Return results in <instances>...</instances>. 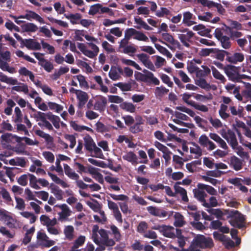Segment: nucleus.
Segmentation results:
<instances>
[{
    "mask_svg": "<svg viewBox=\"0 0 251 251\" xmlns=\"http://www.w3.org/2000/svg\"><path fill=\"white\" fill-rule=\"evenodd\" d=\"M84 149L92 155L91 157H104L101 149L98 147L93 138L89 134L83 138Z\"/></svg>",
    "mask_w": 251,
    "mask_h": 251,
    "instance_id": "nucleus-1",
    "label": "nucleus"
},
{
    "mask_svg": "<svg viewBox=\"0 0 251 251\" xmlns=\"http://www.w3.org/2000/svg\"><path fill=\"white\" fill-rule=\"evenodd\" d=\"M99 233L101 236L100 240H99L98 233L92 232V238L96 244L99 245L100 243H101L106 245V247H112L115 245V242L114 240L109 238V236H108V232L107 230L101 228L99 231Z\"/></svg>",
    "mask_w": 251,
    "mask_h": 251,
    "instance_id": "nucleus-2",
    "label": "nucleus"
},
{
    "mask_svg": "<svg viewBox=\"0 0 251 251\" xmlns=\"http://www.w3.org/2000/svg\"><path fill=\"white\" fill-rule=\"evenodd\" d=\"M227 217L231 219L229 223L233 227L239 229L245 227V218L244 215L238 210H231L229 211Z\"/></svg>",
    "mask_w": 251,
    "mask_h": 251,
    "instance_id": "nucleus-3",
    "label": "nucleus"
},
{
    "mask_svg": "<svg viewBox=\"0 0 251 251\" xmlns=\"http://www.w3.org/2000/svg\"><path fill=\"white\" fill-rule=\"evenodd\" d=\"M37 244H33L28 247L29 250L30 248L31 249L37 248L38 246L43 248H50L55 244L54 240H50L47 234L41 230L37 232Z\"/></svg>",
    "mask_w": 251,
    "mask_h": 251,
    "instance_id": "nucleus-4",
    "label": "nucleus"
},
{
    "mask_svg": "<svg viewBox=\"0 0 251 251\" xmlns=\"http://www.w3.org/2000/svg\"><path fill=\"white\" fill-rule=\"evenodd\" d=\"M20 143V137L11 133H5L1 135L0 143L4 149L9 150L12 148L10 144Z\"/></svg>",
    "mask_w": 251,
    "mask_h": 251,
    "instance_id": "nucleus-5",
    "label": "nucleus"
},
{
    "mask_svg": "<svg viewBox=\"0 0 251 251\" xmlns=\"http://www.w3.org/2000/svg\"><path fill=\"white\" fill-rule=\"evenodd\" d=\"M194 244L202 249H211L214 246L212 239L201 234L197 235L193 240Z\"/></svg>",
    "mask_w": 251,
    "mask_h": 251,
    "instance_id": "nucleus-6",
    "label": "nucleus"
},
{
    "mask_svg": "<svg viewBox=\"0 0 251 251\" xmlns=\"http://www.w3.org/2000/svg\"><path fill=\"white\" fill-rule=\"evenodd\" d=\"M225 73L232 81L240 82L241 79L245 78L244 75L239 74L238 67L231 64L226 65Z\"/></svg>",
    "mask_w": 251,
    "mask_h": 251,
    "instance_id": "nucleus-7",
    "label": "nucleus"
},
{
    "mask_svg": "<svg viewBox=\"0 0 251 251\" xmlns=\"http://www.w3.org/2000/svg\"><path fill=\"white\" fill-rule=\"evenodd\" d=\"M223 32L224 29L221 28H217L215 30L214 34L217 40L220 42L222 47L225 49H228L231 46L230 38L224 35Z\"/></svg>",
    "mask_w": 251,
    "mask_h": 251,
    "instance_id": "nucleus-8",
    "label": "nucleus"
},
{
    "mask_svg": "<svg viewBox=\"0 0 251 251\" xmlns=\"http://www.w3.org/2000/svg\"><path fill=\"white\" fill-rule=\"evenodd\" d=\"M152 229L158 230L164 236L170 238H174L176 237L175 230V229L174 227L166 226L164 225H154L151 227Z\"/></svg>",
    "mask_w": 251,
    "mask_h": 251,
    "instance_id": "nucleus-9",
    "label": "nucleus"
},
{
    "mask_svg": "<svg viewBox=\"0 0 251 251\" xmlns=\"http://www.w3.org/2000/svg\"><path fill=\"white\" fill-rule=\"evenodd\" d=\"M143 72L144 74L139 73L140 75L139 79L141 81L145 83H152L155 85H159L160 81L157 78L154 76L152 73L146 69H144Z\"/></svg>",
    "mask_w": 251,
    "mask_h": 251,
    "instance_id": "nucleus-10",
    "label": "nucleus"
},
{
    "mask_svg": "<svg viewBox=\"0 0 251 251\" xmlns=\"http://www.w3.org/2000/svg\"><path fill=\"white\" fill-rule=\"evenodd\" d=\"M88 161L89 162L95 166L103 168L108 167L116 172H119L121 169V166L120 165H118L116 166H114L112 161L111 159L108 160L107 164L105 163L104 161H97L93 159L92 158H89Z\"/></svg>",
    "mask_w": 251,
    "mask_h": 251,
    "instance_id": "nucleus-11",
    "label": "nucleus"
},
{
    "mask_svg": "<svg viewBox=\"0 0 251 251\" xmlns=\"http://www.w3.org/2000/svg\"><path fill=\"white\" fill-rule=\"evenodd\" d=\"M181 32H187L186 34H178V39L180 40L183 46L189 48L190 45L189 42H191V38L194 36V33L192 31H189L188 28H185Z\"/></svg>",
    "mask_w": 251,
    "mask_h": 251,
    "instance_id": "nucleus-12",
    "label": "nucleus"
},
{
    "mask_svg": "<svg viewBox=\"0 0 251 251\" xmlns=\"http://www.w3.org/2000/svg\"><path fill=\"white\" fill-rule=\"evenodd\" d=\"M19 18L26 19L30 21L36 20L41 24L45 23L44 20L39 15L31 10H26L25 14V15L20 16Z\"/></svg>",
    "mask_w": 251,
    "mask_h": 251,
    "instance_id": "nucleus-13",
    "label": "nucleus"
},
{
    "mask_svg": "<svg viewBox=\"0 0 251 251\" xmlns=\"http://www.w3.org/2000/svg\"><path fill=\"white\" fill-rule=\"evenodd\" d=\"M222 136L225 138L228 143L233 149H235L238 146V142L236 135L233 131L230 129L227 130V132L222 134Z\"/></svg>",
    "mask_w": 251,
    "mask_h": 251,
    "instance_id": "nucleus-14",
    "label": "nucleus"
},
{
    "mask_svg": "<svg viewBox=\"0 0 251 251\" xmlns=\"http://www.w3.org/2000/svg\"><path fill=\"white\" fill-rule=\"evenodd\" d=\"M108 207L109 209L113 211V215L115 219L120 223L123 222L122 216L119 209L117 203L110 200H107Z\"/></svg>",
    "mask_w": 251,
    "mask_h": 251,
    "instance_id": "nucleus-15",
    "label": "nucleus"
},
{
    "mask_svg": "<svg viewBox=\"0 0 251 251\" xmlns=\"http://www.w3.org/2000/svg\"><path fill=\"white\" fill-rule=\"evenodd\" d=\"M194 197L196 198L201 204L203 206L204 203L205 202V198L207 195L204 192L203 189L199 188V183L197 185V188H195L193 190Z\"/></svg>",
    "mask_w": 251,
    "mask_h": 251,
    "instance_id": "nucleus-16",
    "label": "nucleus"
},
{
    "mask_svg": "<svg viewBox=\"0 0 251 251\" xmlns=\"http://www.w3.org/2000/svg\"><path fill=\"white\" fill-rule=\"evenodd\" d=\"M226 60L231 64H237L241 62L244 59V55L242 53L235 52L233 54L229 52V55L226 57Z\"/></svg>",
    "mask_w": 251,
    "mask_h": 251,
    "instance_id": "nucleus-17",
    "label": "nucleus"
},
{
    "mask_svg": "<svg viewBox=\"0 0 251 251\" xmlns=\"http://www.w3.org/2000/svg\"><path fill=\"white\" fill-rule=\"evenodd\" d=\"M107 104L106 98L103 96H100L96 100L94 103V109L100 112L103 111Z\"/></svg>",
    "mask_w": 251,
    "mask_h": 251,
    "instance_id": "nucleus-18",
    "label": "nucleus"
},
{
    "mask_svg": "<svg viewBox=\"0 0 251 251\" xmlns=\"http://www.w3.org/2000/svg\"><path fill=\"white\" fill-rule=\"evenodd\" d=\"M109 226H107V228H110L111 231H107L108 235L112 234L113 236L114 241L119 242L122 238V235L120 233V231L119 228L114 225H109Z\"/></svg>",
    "mask_w": 251,
    "mask_h": 251,
    "instance_id": "nucleus-19",
    "label": "nucleus"
},
{
    "mask_svg": "<svg viewBox=\"0 0 251 251\" xmlns=\"http://www.w3.org/2000/svg\"><path fill=\"white\" fill-rule=\"evenodd\" d=\"M174 188L175 189V197L176 194H179L183 202H188L189 199L187 197V191L184 188L176 185H174Z\"/></svg>",
    "mask_w": 251,
    "mask_h": 251,
    "instance_id": "nucleus-20",
    "label": "nucleus"
},
{
    "mask_svg": "<svg viewBox=\"0 0 251 251\" xmlns=\"http://www.w3.org/2000/svg\"><path fill=\"white\" fill-rule=\"evenodd\" d=\"M88 45L91 48L93 51L86 49L83 53L90 58H93L98 55L99 49L98 47L93 43H89Z\"/></svg>",
    "mask_w": 251,
    "mask_h": 251,
    "instance_id": "nucleus-21",
    "label": "nucleus"
},
{
    "mask_svg": "<svg viewBox=\"0 0 251 251\" xmlns=\"http://www.w3.org/2000/svg\"><path fill=\"white\" fill-rule=\"evenodd\" d=\"M242 179L238 177L230 178L228 180L229 183L238 187L242 192L247 193L248 191V189L246 186L242 185Z\"/></svg>",
    "mask_w": 251,
    "mask_h": 251,
    "instance_id": "nucleus-22",
    "label": "nucleus"
},
{
    "mask_svg": "<svg viewBox=\"0 0 251 251\" xmlns=\"http://www.w3.org/2000/svg\"><path fill=\"white\" fill-rule=\"evenodd\" d=\"M58 207L62 210V211L58 213L59 216L58 218L59 220L61 221L62 220L65 219L70 216L71 211L66 204H62L58 205Z\"/></svg>",
    "mask_w": 251,
    "mask_h": 251,
    "instance_id": "nucleus-23",
    "label": "nucleus"
},
{
    "mask_svg": "<svg viewBox=\"0 0 251 251\" xmlns=\"http://www.w3.org/2000/svg\"><path fill=\"white\" fill-rule=\"evenodd\" d=\"M55 116L56 115H53L50 112L45 113L40 111H38L33 115V117L36 120H38V119H42V117H43V118L46 120L48 119L51 121L53 119L55 118Z\"/></svg>",
    "mask_w": 251,
    "mask_h": 251,
    "instance_id": "nucleus-24",
    "label": "nucleus"
},
{
    "mask_svg": "<svg viewBox=\"0 0 251 251\" xmlns=\"http://www.w3.org/2000/svg\"><path fill=\"white\" fill-rule=\"evenodd\" d=\"M183 16L182 23L186 25L190 26L196 23L195 22L191 20L193 19V15L189 11L184 12Z\"/></svg>",
    "mask_w": 251,
    "mask_h": 251,
    "instance_id": "nucleus-25",
    "label": "nucleus"
},
{
    "mask_svg": "<svg viewBox=\"0 0 251 251\" xmlns=\"http://www.w3.org/2000/svg\"><path fill=\"white\" fill-rule=\"evenodd\" d=\"M76 98L79 101L78 106L79 107L83 106L88 100V94L81 90L77 92Z\"/></svg>",
    "mask_w": 251,
    "mask_h": 251,
    "instance_id": "nucleus-26",
    "label": "nucleus"
},
{
    "mask_svg": "<svg viewBox=\"0 0 251 251\" xmlns=\"http://www.w3.org/2000/svg\"><path fill=\"white\" fill-rule=\"evenodd\" d=\"M9 153L8 155H3L2 154H0V157H8L9 156H11L12 154L10 152L11 151L16 152L18 154H20L21 153H23L24 152V145L21 143V142L15 146H12V148L9 150Z\"/></svg>",
    "mask_w": 251,
    "mask_h": 251,
    "instance_id": "nucleus-27",
    "label": "nucleus"
},
{
    "mask_svg": "<svg viewBox=\"0 0 251 251\" xmlns=\"http://www.w3.org/2000/svg\"><path fill=\"white\" fill-rule=\"evenodd\" d=\"M243 160L239 158H230V166L235 170L239 171L242 168Z\"/></svg>",
    "mask_w": 251,
    "mask_h": 251,
    "instance_id": "nucleus-28",
    "label": "nucleus"
},
{
    "mask_svg": "<svg viewBox=\"0 0 251 251\" xmlns=\"http://www.w3.org/2000/svg\"><path fill=\"white\" fill-rule=\"evenodd\" d=\"M64 169L65 174L70 178L77 180L79 178L78 175L73 171L68 165L64 164Z\"/></svg>",
    "mask_w": 251,
    "mask_h": 251,
    "instance_id": "nucleus-29",
    "label": "nucleus"
},
{
    "mask_svg": "<svg viewBox=\"0 0 251 251\" xmlns=\"http://www.w3.org/2000/svg\"><path fill=\"white\" fill-rule=\"evenodd\" d=\"M134 21L136 24L139 25V26H135L137 29L143 28L147 30H151L152 29V28L148 25L140 17H135Z\"/></svg>",
    "mask_w": 251,
    "mask_h": 251,
    "instance_id": "nucleus-30",
    "label": "nucleus"
},
{
    "mask_svg": "<svg viewBox=\"0 0 251 251\" xmlns=\"http://www.w3.org/2000/svg\"><path fill=\"white\" fill-rule=\"evenodd\" d=\"M201 68L203 69L202 70L199 68L197 71L196 75L198 78H203L210 74L211 70L207 66L202 65Z\"/></svg>",
    "mask_w": 251,
    "mask_h": 251,
    "instance_id": "nucleus-31",
    "label": "nucleus"
},
{
    "mask_svg": "<svg viewBox=\"0 0 251 251\" xmlns=\"http://www.w3.org/2000/svg\"><path fill=\"white\" fill-rule=\"evenodd\" d=\"M0 81L13 85L18 84V81L17 79L13 78V77H8L2 72H0Z\"/></svg>",
    "mask_w": 251,
    "mask_h": 251,
    "instance_id": "nucleus-32",
    "label": "nucleus"
},
{
    "mask_svg": "<svg viewBox=\"0 0 251 251\" xmlns=\"http://www.w3.org/2000/svg\"><path fill=\"white\" fill-rule=\"evenodd\" d=\"M22 29L25 32H34L38 29L37 26L32 23H27L21 25Z\"/></svg>",
    "mask_w": 251,
    "mask_h": 251,
    "instance_id": "nucleus-33",
    "label": "nucleus"
},
{
    "mask_svg": "<svg viewBox=\"0 0 251 251\" xmlns=\"http://www.w3.org/2000/svg\"><path fill=\"white\" fill-rule=\"evenodd\" d=\"M155 147L160 151L163 152L162 157H170V151L167 147L161 144L159 142L156 141L154 143Z\"/></svg>",
    "mask_w": 251,
    "mask_h": 251,
    "instance_id": "nucleus-34",
    "label": "nucleus"
},
{
    "mask_svg": "<svg viewBox=\"0 0 251 251\" xmlns=\"http://www.w3.org/2000/svg\"><path fill=\"white\" fill-rule=\"evenodd\" d=\"M0 68L2 71H7L11 74H13L15 72V68L10 67L6 61H4L1 58H0Z\"/></svg>",
    "mask_w": 251,
    "mask_h": 251,
    "instance_id": "nucleus-35",
    "label": "nucleus"
},
{
    "mask_svg": "<svg viewBox=\"0 0 251 251\" xmlns=\"http://www.w3.org/2000/svg\"><path fill=\"white\" fill-rule=\"evenodd\" d=\"M74 228L72 226H67L65 227L64 233L65 237L69 240H72L74 237Z\"/></svg>",
    "mask_w": 251,
    "mask_h": 251,
    "instance_id": "nucleus-36",
    "label": "nucleus"
},
{
    "mask_svg": "<svg viewBox=\"0 0 251 251\" xmlns=\"http://www.w3.org/2000/svg\"><path fill=\"white\" fill-rule=\"evenodd\" d=\"M211 70L212 71L213 75L215 78L220 80L221 82L223 83H225L226 82V78L216 68H215L214 66H212Z\"/></svg>",
    "mask_w": 251,
    "mask_h": 251,
    "instance_id": "nucleus-37",
    "label": "nucleus"
},
{
    "mask_svg": "<svg viewBox=\"0 0 251 251\" xmlns=\"http://www.w3.org/2000/svg\"><path fill=\"white\" fill-rule=\"evenodd\" d=\"M175 221L174 222V226L176 227H182L185 224V222L184 220V217L179 213H177L175 216Z\"/></svg>",
    "mask_w": 251,
    "mask_h": 251,
    "instance_id": "nucleus-38",
    "label": "nucleus"
},
{
    "mask_svg": "<svg viewBox=\"0 0 251 251\" xmlns=\"http://www.w3.org/2000/svg\"><path fill=\"white\" fill-rule=\"evenodd\" d=\"M199 188L203 189L204 190H206V191L210 195L216 196L217 194L216 190L210 185L199 183Z\"/></svg>",
    "mask_w": 251,
    "mask_h": 251,
    "instance_id": "nucleus-39",
    "label": "nucleus"
},
{
    "mask_svg": "<svg viewBox=\"0 0 251 251\" xmlns=\"http://www.w3.org/2000/svg\"><path fill=\"white\" fill-rule=\"evenodd\" d=\"M195 81V84L202 89L208 90L210 88V84L203 78H198Z\"/></svg>",
    "mask_w": 251,
    "mask_h": 251,
    "instance_id": "nucleus-40",
    "label": "nucleus"
},
{
    "mask_svg": "<svg viewBox=\"0 0 251 251\" xmlns=\"http://www.w3.org/2000/svg\"><path fill=\"white\" fill-rule=\"evenodd\" d=\"M51 192L54 194L58 200L63 199V191L56 185H53L51 187Z\"/></svg>",
    "mask_w": 251,
    "mask_h": 251,
    "instance_id": "nucleus-41",
    "label": "nucleus"
},
{
    "mask_svg": "<svg viewBox=\"0 0 251 251\" xmlns=\"http://www.w3.org/2000/svg\"><path fill=\"white\" fill-rule=\"evenodd\" d=\"M169 90L163 86L156 87L155 89L154 94L157 98H162L165 94L168 93Z\"/></svg>",
    "mask_w": 251,
    "mask_h": 251,
    "instance_id": "nucleus-42",
    "label": "nucleus"
},
{
    "mask_svg": "<svg viewBox=\"0 0 251 251\" xmlns=\"http://www.w3.org/2000/svg\"><path fill=\"white\" fill-rule=\"evenodd\" d=\"M120 107L126 111L133 113L135 111V106L131 103L124 102L121 103Z\"/></svg>",
    "mask_w": 251,
    "mask_h": 251,
    "instance_id": "nucleus-43",
    "label": "nucleus"
},
{
    "mask_svg": "<svg viewBox=\"0 0 251 251\" xmlns=\"http://www.w3.org/2000/svg\"><path fill=\"white\" fill-rule=\"evenodd\" d=\"M214 53L216 54V58L221 61L224 60L225 56H226V57H227V56L229 55L228 51L225 50H219L217 49H216V50L215 51V52Z\"/></svg>",
    "mask_w": 251,
    "mask_h": 251,
    "instance_id": "nucleus-44",
    "label": "nucleus"
},
{
    "mask_svg": "<svg viewBox=\"0 0 251 251\" xmlns=\"http://www.w3.org/2000/svg\"><path fill=\"white\" fill-rule=\"evenodd\" d=\"M227 109V106L225 104H221L219 113L221 117L224 120H226L230 116L229 114L226 112Z\"/></svg>",
    "mask_w": 251,
    "mask_h": 251,
    "instance_id": "nucleus-45",
    "label": "nucleus"
},
{
    "mask_svg": "<svg viewBox=\"0 0 251 251\" xmlns=\"http://www.w3.org/2000/svg\"><path fill=\"white\" fill-rule=\"evenodd\" d=\"M28 177H29V185L31 187L35 189H40V186L37 184L38 183L36 177L31 174L28 173Z\"/></svg>",
    "mask_w": 251,
    "mask_h": 251,
    "instance_id": "nucleus-46",
    "label": "nucleus"
},
{
    "mask_svg": "<svg viewBox=\"0 0 251 251\" xmlns=\"http://www.w3.org/2000/svg\"><path fill=\"white\" fill-rule=\"evenodd\" d=\"M64 16L67 19L70 20L71 23L73 25L77 24L76 21L80 20L81 18V15L79 13L71 14L70 15L65 14Z\"/></svg>",
    "mask_w": 251,
    "mask_h": 251,
    "instance_id": "nucleus-47",
    "label": "nucleus"
},
{
    "mask_svg": "<svg viewBox=\"0 0 251 251\" xmlns=\"http://www.w3.org/2000/svg\"><path fill=\"white\" fill-rule=\"evenodd\" d=\"M0 195H1L3 199H4L7 202L12 201V198H11L9 192L4 187H2L0 189Z\"/></svg>",
    "mask_w": 251,
    "mask_h": 251,
    "instance_id": "nucleus-48",
    "label": "nucleus"
},
{
    "mask_svg": "<svg viewBox=\"0 0 251 251\" xmlns=\"http://www.w3.org/2000/svg\"><path fill=\"white\" fill-rule=\"evenodd\" d=\"M38 64L40 66L44 68L45 70L48 73L50 72L53 69V64L46 59L45 61H44V62H42V63L41 62H38Z\"/></svg>",
    "mask_w": 251,
    "mask_h": 251,
    "instance_id": "nucleus-49",
    "label": "nucleus"
},
{
    "mask_svg": "<svg viewBox=\"0 0 251 251\" xmlns=\"http://www.w3.org/2000/svg\"><path fill=\"white\" fill-rule=\"evenodd\" d=\"M20 84H21V85L13 86L12 88V90L17 92H23L25 94H27L28 92L27 85L24 83Z\"/></svg>",
    "mask_w": 251,
    "mask_h": 251,
    "instance_id": "nucleus-50",
    "label": "nucleus"
},
{
    "mask_svg": "<svg viewBox=\"0 0 251 251\" xmlns=\"http://www.w3.org/2000/svg\"><path fill=\"white\" fill-rule=\"evenodd\" d=\"M16 55L19 57H23L25 60L31 63H35L36 61L32 58L30 57L28 55H25L24 52L22 50H18L15 52Z\"/></svg>",
    "mask_w": 251,
    "mask_h": 251,
    "instance_id": "nucleus-51",
    "label": "nucleus"
},
{
    "mask_svg": "<svg viewBox=\"0 0 251 251\" xmlns=\"http://www.w3.org/2000/svg\"><path fill=\"white\" fill-rule=\"evenodd\" d=\"M218 205V202L215 197H211L209 199V202L206 201L204 203L203 206L206 208H210L212 207H216Z\"/></svg>",
    "mask_w": 251,
    "mask_h": 251,
    "instance_id": "nucleus-52",
    "label": "nucleus"
},
{
    "mask_svg": "<svg viewBox=\"0 0 251 251\" xmlns=\"http://www.w3.org/2000/svg\"><path fill=\"white\" fill-rule=\"evenodd\" d=\"M137 50L134 45H128L126 47H125L124 49H123V50L122 51V52L127 54L129 55L130 56H133V53H134L136 52Z\"/></svg>",
    "mask_w": 251,
    "mask_h": 251,
    "instance_id": "nucleus-53",
    "label": "nucleus"
},
{
    "mask_svg": "<svg viewBox=\"0 0 251 251\" xmlns=\"http://www.w3.org/2000/svg\"><path fill=\"white\" fill-rule=\"evenodd\" d=\"M42 118V119H38V120H36L37 121H41L42 122V123H38V125L41 127L45 126L46 128L50 130H53V127L51 124L48 121L43 118V117Z\"/></svg>",
    "mask_w": 251,
    "mask_h": 251,
    "instance_id": "nucleus-54",
    "label": "nucleus"
},
{
    "mask_svg": "<svg viewBox=\"0 0 251 251\" xmlns=\"http://www.w3.org/2000/svg\"><path fill=\"white\" fill-rule=\"evenodd\" d=\"M173 162L175 163L176 168H181L183 165L184 161H187L189 159L188 158H173Z\"/></svg>",
    "mask_w": 251,
    "mask_h": 251,
    "instance_id": "nucleus-55",
    "label": "nucleus"
},
{
    "mask_svg": "<svg viewBox=\"0 0 251 251\" xmlns=\"http://www.w3.org/2000/svg\"><path fill=\"white\" fill-rule=\"evenodd\" d=\"M195 93H192L191 94L187 93H184L182 96V100L188 105L193 106L195 104V101L193 100H189V99L194 95Z\"/></svg>",
    "mask_w": 251,
    "mask_h": 251,
    "instance_id": "nucleus-56",
    "label": "nucleus"
},
{
    "mask_svg": "<svg viewBox=\"0 0 251 251\" xmlns=\"http://www.w3.org/2000/svg\"><path fill=\"white\" fill-rule=\"evenodd\" d=\"M14 112L15 114V118L14 120V122L21 123L22 122L23 115L19 107H16Z\"/></svg>",
    "mask_w": 251,
    "mask_h": 251,
    "instance_id": "nucleus-57",
    "label": "nucleus"
},
{
    "mask_svg": "<svg viewBox=\"0 0 251 251\" xmlns=\"http://www.w3.org/2000/svg\"><path fill=\"white\" fill-rule=\"evenodd\" d=\"M48 104L50 109L55 110V111L57 113H59L63 109V107L62 105L55 102H49Z\"/></svg>",
    "mask_w": 251,
    "mask_h": 251,
    "instance_id": "nucleus-58",
    "label": "nucleus"
},
{
    "mask_svg": "<svg viewBox=\"0 0 251 251\" xmlns=\"http://www.w3.org/2000/svg\"><path fill=\"white\" fill-rule=\"evenodd\" d=\"M115 85L118 87L122 91H130L131 89V85L130 83L119 82Z\"/></svg>",
    "mask_w": 251,
    "mask_h": 251,
    "instance_id": "nucleus-59",
    "label": "nucleus"
},
{
    "mask_svg": "<svg viewBox=\"0 0 251 251\" xmlns=\"http://www.w3.org/2000/svg\"><path fill=\"white\" fill-rule=\"evenodd\" d=\"M193 147H190V152L200 156L202 154V151L201 148L196 143L193 144Z\"/></svg>",
    "mask_w": 251,
    "mask_h": 251,
    "instance_id": "nucleus-60",
    "label": "nucleus"
},
{
    "mask_svg": "<svg viewBox=\"0 0 251 251\" xmlns=\"http://www.w3.org/2000/svg\"><path fill=\"white\" fill-rule=\"evenodd\" d=\"M133 38L139 41H142L145 42L149 41L148 37L143 33L138 30H137L135 36L133 37Z\"/></svg>",
    "mask_w": 251,
    "mask_h": 251,
    "instance_id": "nucleus-61",
    "label": "nucleus"
},
{
    "mask_svg": "<svg viewBox=\"0 0 251 251\" xmlns=\"http://www.w3.org/2000/svg\"><path fill=\"white\" fill-rule=\"evenodd\" d=\"M28 177V173L27 174H24L21 176L18 179L17 182L20 185L25 186L27 184Z\"/></svg>",
    "mask_w": 251,
    "mask_h": 251,
    "instance_id": "nucleus-62",
    "label": "nucleus"
},
{
    "mask_svg": "<svg viewBox=\"0 0 251 251\" xmlns=\"http://www.w3.org/2000/svg\"><path fill=\"white\" fill-rule=\"evenodd\" d=\"M101 5L99 3L95 4L90 7L89 11V14L91 15H96L100 10Z\"/></svg>",
    "mask_w": 251,
    "mask_h": 251,
    "instance_id": "nucleus-63",
    "label": "nucleus"
},
{
    "mask_svg": "<svg viewBox=\"0 0 251 251\" xmlns=\"http://www.w3.org/2000/svg\"><path fill=\"white\" fill-rule=\"evenodd\" d=\"M242 95L247 99L251 98V84H246V89L242 91Z\"/></svg>",
    "mask_w": 251,
    "mask_h": 251,
    "instance_id": "nucleus-64",
    "label": "nucleus"
}]
</instances>
